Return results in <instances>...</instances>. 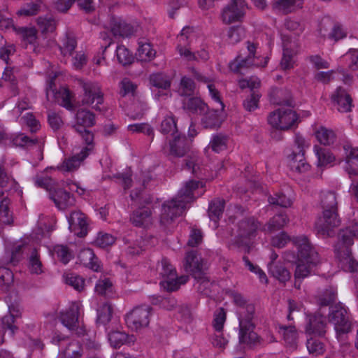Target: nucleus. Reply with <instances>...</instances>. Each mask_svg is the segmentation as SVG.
Segmentation results:
<instances>
[{"label": "nucleus", "instance_id": "55", "mask_svg": "<svg viewBox=\"0 0 358 358\" xmlns=\"http://www.w3.org/2000/svg\"><path fill=\"white\" fill-rule=\"evenodd\" d=\"M13 222V218L8 208V201L4 199L0 202V223L10 225Z\"/></svg>", "mask_w": 358, "mask_h": 358}, {"label": "nucleus", "instance_id": "8", "mask_svg": "<svg viewBox=\"0 0 358 358\" xmlns=\"http://www.w3.org/2000/svg\"><path fill=\"white\" fill-rule=\"evenodd\" d=\"M298 114L292 109L279 108L271 112L268 116V122L272 128L288 130L297 124Z\"/></svg>", "mask_w": 358, "mask_h": 358}, {"label": "nucleus", "instance_id": "59", "mask_svg": "<svg viewBox=\"0 0 358 358\" xmlns=\"http://www.w3.org/2000/svg\"><path fill=\"white\" fill-rule=\"evenodd\" d=\"M315 150L318 158V162L320 165H325L332 162L335 157L327 149L315 146Z\"/></svg>", "mask_w": 358, "mask_h": 358}, {"label": "nucleus", "instance_id": "9", "mask_svg": "<svg viewBox=\"0 0 358 358\" xmlns=\"http://www.w3.org/2000/svg\"><path fill=\"white\" fill-rule=\"evenodd\" d=\"M79 309L76 303L71 304L67 309L59 313V320L69 331L78 336H83L85 335L86 329L83 324H80Z\"/></svg>", "mask_w": 358, "mask_h": 358}, {"label": "nucleus", "instance_id": "14", "mask_svg": "<svg viewBox=\"0 0 358 358\" xmlns=\"http://www.w3.org/2000/svg\"><path fill=\"white\" fill-rule=\"evenodd\" d=\"M192 140L185 135L177 134L169 142V155L174 157H182L187 155L191 149Z\"/></svg>", "mask_w": 358, "mask_h": 358}, {"label": "nucleus", "instance_id": "30", "mask_svg": "<svg viewBox=\"0 0 358 358\" xmlns=\"http://www.w3.org/2000/svg\"><path fill=\"white\" fill-rule=\"evenodd\" d=\"M0 187L10 193L18 192L20 187L15 179L8 175L2 165H0Z\"/></svg>", "mask_w": 358, "mask_h": 358}, {"label": "nucleus", "instance_id": "29", "mask_svg": "<svg viewBox=\"0 0 358 358\" xmlns=\"http://www.w3.org/2000/svg\"><path fill=\"white\" fill-rule=\"evenodd\" d=\"M225 206L224 199L217 198L209 204L208 214L210 220L217 223L222 216Z\"/></svg>", "mask_w": 358, "mask_h": 358}, {"label": "nucleus", "instance_id": "61", "mask_svg": "<svg viewBox=\"0 0 358 358\" xmlns=\"http://www.w3.org/2000/svg\"><path fill=\"white\" fill-rule=\"evenodd\" d=\"M261 95L258 92H252L243 101V107L248 111H252L258 107Z\"/></svg>", "mask_w": 358, "mask_h": 358}, {"label": "nucleus", "instance_id": "46", "mask_svg": "<svg viewBox=\"0 0 358 358\" xmlns=\"http://www.w3.org/2000/svg\"><path fill=\"white\" fill-rule=\"evenodd\" d=\"M86 157H83L81 151L71 157L64 160L61 166V168L66 171H73L76 170Z\"/></svg>", "mask_w": 358, "mask_h": 358}, {"label": "nucleus", "instance_id": "48", "mask_svg": "<svg viewBox=\"0 0 358 358\" xmlns=\"http://www.w3.org/2000/svg\"><path fill=\"white\" fill-rule=\"evenodd\" d=\"M13 143L16 146L26 149H29L36 145H39V141L37 138H31L23 134H20L14 138Z\"/></svg>", "mask_w": 358, "mask_h": 358}, {"label": "nucleus", "instance_id": "20", "mask_svg": "<svg viewBox=\"0 0 358 358\" xmlns=\"http://www.w3.org/2000/svg\"><path fill=\"white\" fill-rule=\"evenodd\" d=\"M326 317L320 313L308 316L306 332L310 335L324 336L326 333Z\"/></svg>", "mask_w": 358, "mask_h": 358}, {"label": "nucleus", "instance_id": "45", "mask_svg": "<svg viewBox=\"0 0 358 358\" xmlns=\"http://www.w3.org/2000/svg\"><path fill=\"white\" fill-rule=\"evenodd\" d=\"M160 131L163 134L175 136L178 132L176 121L173 116H167L162 122Z\"/></svg>", "mask_w": 358, "mask_h": 358}, {"label": "nucleus", "instance_id": "25", "mask_svg": "<svg viewBox=\"0 0 358 358\" xmlns=\"http://www.w3.org/2000/svg\"><path fill=\"white\" fill-rule=\"evenodd\" d=\"M78 259L86 267L94 271L98 272L101 270V264L99 258L95 255L93 250L85 248L78 254Z\"/></svg>", "mask_w": 358, "mask_h": 358}, {"label": "nucleus", "instance_id": "28", "mask_svg": "<svg viewBox=\"0 0 358 358\" xmlns=\"http://www.w3.org/2000/svg\"><path fill=\"white\" fill-rule=\"evenodd\" d=\"M111 31L114 36L128 37L134 34V27L122 20L113 18L111 20Z\"/></svg>", "mask_w": 358, "mask_h": 358}, {"label": "nucleus", "instance_id": "21", "mask_svg": "<svg viewBox=\"0 0 358 358\" xmlns=\"http://www.w3.org/2000/svg\"><path fill=\"white\" fill-rule=\"evenodd\" d=\"M49 196L60 210H65L75 202L73 194L62 188L50 189Z\"/></svg>", "mask_w": 358, "mask_h": 358}, {"label": "nucleus", "instance_id": "44", "mask_svg": "<svg viewBox=\"0 0 358 358\" xmlns=\"http://www.w3.org/2000/svg\"><path fill=\"white\" fill-rule=\"evenodd\" d=\"M185 168L187 170H192V173L197 178L201 176V170L200 167V160L199 157L195 154L187 155V158L184 159Z\"/></svg>", "mask_w": 358, "mask_h": 358}, {"label": "nucleus", "instance_id": "1", "mask_svg": "<svg viewBox=\"0 0 358 358\" xmlns=\"http://www.w3.org/2000/svg\"><path fill=\"white\" fill-rule=\"evenodd\" d=\"M229 296L238 307L237 314L239 321V343L250 349L263 345V339L254 331L255 306L252 303H248L245 297L236 291H230Z\"/></svg>", "mask_w": 358, "mask_h": 358}, {"label": "nucleus", "instance_id": "62", "mask_svg": "<svg viewBox=\"0 0 358 358\" xmlns=\"http://www.w3.org/2000/svg\"><path fill=\"white\" fill-rule=\"evenodd\" d=\"M29 266L30 271L32 273L41 274L43 273V265L40 260L37 250L35 248L31 252V255L29 258Z\"/></svg>", "mask_w": 358, "mask_h": 358}, {"label": "nucleus", "instance_id": "52", "mask_svg": "<svg viewBox=\"0 0 358 358\" xmlns=\"http://www.w3.org/2000/svg\"><path fill=\"white\" fill-rule=\"evenodd\" d=\"M316 138L320 143L324 145H329L334 143L336 136L332 130L322 127L316 132Z\"/></svg>", "mask_w": 358, "mask_h": 358}, {"label": "nucleus", "instance_id": "2", "mask_svg": "<svg viewBox=\"0 0 358 358\" xmlns=\"http://www.w3.org/2000/svg\"><path fill=\"white\" fill-rule=\"evenodd\" d=\"M202 187V182L196 180H189L178 193L177 196L162 205L160 215V224L166 228L174 219L180 216L185 210L187 204L193 201V192Z\"/></svg>", "mask_w": 358, "mask_h": 358}, {"label": "nucleus", "instance_id": "31", "mask_svg": "<svg viewBox=\"0 0 358 358\" xmlns=\"http://www.w3.org/2000/svg\"><path fill=\"white\" fill-rule=\"evenodd\" d=\"M327 24L332 25L331 31L329 34V38L334 39L335 41L343 38L346 36L345 32L341 27V25L338 23H333L329 19L323 20L320 23V31L321 34L325 36L324 33H322V29L327 31L326 26Z\"/></svg>", "mask_w": 358, "mask_h": 358}, {"label": "nucleus", "instance_id": "12", "mask_svg": "<svg viewBox=\"0 0 358 358\" xmlns=\"http://www.w3.org/2000/svg\"><path fill=\"white\" fill-rule=\"evenodd\" d=\"M246 3L244 0H231L223 9L221 17L223 22L229 24L240 22L245 15Z\"/></svg>", "mask_w": 358, "mask_h": 358}, {"label": "nucleus", "instance_id": "43", "mask_svg": "<svg viewBox=\"0 0 358 358\" xmlns=\"http://www.w3.org/2000/svg\"><path fill=\"white\" fill-rule=\"evenodd\" d=\"M77 45L76 38L69 33H66L63 39L62 45L59 46L61 53L64 56L71 55Z\"/></svg>", "mask_w": 358, "mask_h": 358}, {"label": "nucleus", "instance_id": "50", "mask_svg": "<svg viewBox=\"0 0 358 358\" xmlns=\"http://www.w3.org/2000/svg\"><path fill=\"white\" fill-rule=\"evenodd\" d=\"M149 80L151 85L157 88L166 90L171 86V82L161 73L151 74Z\"/></svg>", "mask_w": 358, "mask_h": 358}, {"label": "nucleus", "instance_id": "3", "mask_svg": "<svg viewBox=\"0 0 358 358\" xmlns=\"http://www.w3.org/2000/svg\"><path fill=\"white\" fill-rule=\"evenodd\" d=\"M292 242L297 248L295 278H304L310 274L311 270L320 263L318 252L306 236H295Z\"/></svg>", "mask_w": 358, "mask_h": 358}, {"label": "nucleus", "instance_id": "63", "mask_svg": "<svg viewBox=\"0 0 358 358\" xmlns=\"http://www.w3.org/2000/svg\"><path fill=\"white\" fill-rule=\"evenodd\" d=\"M54 252L59 261L64 264H66L73 258V255L67 246L56 245L54 248Z\"/></svg>", "mask_w": 358, "mask_h": 358}, {"label": "nucleus", "instance_id": "24", "mask_svg": "<svg viewBox=\"0 0 358 358\" xmlns=\"http://www.w3.org/2000/svg\"><path fill=\"white\" fill-rule=\"evenodd\" d=\"M182 108L189 112L203 115L208 110V105L197 96H190L182 99Z\"/></svg>", "mask_w": 358, "mask_h": 358}, {"label": "nucleus", "instance_id": "10", "mask_svg": "<svg viewBox=\"0 0 358 358\" xmlns=\"http://www.w3.org/2000/svg\"><path fill=\"white\" fill-rule=\"evenodd\" d=\"M294 145L296 148L290 155L291 169L299 173L306 172L310 166L305 162V148L309 146L304 138L299 134L295 135Z\"/></svg>", "mask_w": 358, "mask_h": 358}, {"label": "nucleus", "instance_id": "6", "mask_svg": "<svg viewBox=\"0 0 358 358\" xmlns=\"http://www.w3.org/2000/svg\"><path fill=\"white\" fill-rule=\"evenodd\" d=\"M78 84L83 92L81 99L82 106H90L96 111H103L101 108L104 101L103 93L99 84L83 79H78Z\"/></svg>", "mask_w": 358, "mask_h": 358}, {"label": "nucleus", "instance_id": "64", "mask_svg": "<svg viewBox=\"0 0 358 358\" xmlns=\"http://www.w3.org/2000/svg\"><path fill=\"white\" fill-rule=\"evenodd\" d=\"M345 152V161L348 166H353V163L358 161V148H352L350 145L345 144L343 145Z\"/></svg>", "mask_w": 358, "mask_h": 358}, {"label": "nucleus", "instance_id": "35", "mask_svg": "<svg viewBox=\"0 0 358 358\" xmlns=\"http://www.w3.org/2000/svg\"><path fill=\"white\" fill-rule=\"evenodd\" d=\"M280 332L282 334L285 341L292 348H296V340L298 334L296 327L292 325H281L279 327Z\"/></svg>", "mask_w": 358, "mask_h": 358}, {"label": "nucleus", "instance_id": "56", "mask_svg": "<svg viewBox=\"0 0 358 358\" xmlns=\"http://www.w3.org/2000/svg\"><path fill=\"white\" fill-rule=\"evenodd\" d=\"M156 52L150 43H143L139 45L138 56L141 61H150L155 56Z\"/></svg>", "mask_w": 358, "mask_h": 358}, {"label": "nucleus", "instance_id": "7", "mask_svg": "<svg viewBox=\"0 0 358 358\" xmlns=\"http://www.w3.org/2000/svg\"><path fill=\"white\" fill-rule=\"evenodd\" d=\"M341 222L338 210H325L315 222V229L317 234L323 238H329L334 236V229L340 226Z\"/></svg>", "mask_w": 358, "mask_h": 358}, {"label": "nucleus", "instance_id": "60", "mask_svg": "<svg viewBox=\"0 0 358 358\" xmlns=\"http://www.w3.org/2000/svg\"><path fill=\"white\" fill-rule=\"evenodd\" d=\"M275 7L284 12H292L294 7H301V0H277Z\"/></svg>", "mask_w": 358, "mask_h": 358}, {"label": "nucleus", "instance_id": "27", "mask_svg": "<svg viewBox=\"0 0 358 358\" xmlns=\"http://www.w3.org/2000/svg\"><path fill=\"white\" fill-rule=\"evenodd\" d=\"M151 214L148 208H140L133 212L130 221L135 227H145L151 222Z\"/></svg>", "mask_w": 358, "mask_h": 358}, {"label": "nucleus", "instance_id": "58", "mask_svg": "<svg viewBox=\"0 0 358 358\" xmlns=\"http://www.w3.org/2000/svg\"><path fill=\"white\" fill-rule=\"evenodd\" d=\"M268 201L271 205L287 208L291 206V201L282 193H276L273 196H269Z\"/></svg>", "mask_w": 358, "mask_h": 358}, {"label": "nucleus", "instance_id": "4", "mask_svg": "<svg viewBox=\"0 0 358 358\" xmlns=\"http://www.w3.org/2000/svg\"><path fill=\"white\" fill-rule=\"evenodd\" d=\"M355 237H358V222L345 229L341 230L334 245L336 257L343 264L342 266L350 272L358 269V262L352 256L351 250Z\"/></svg>", "mask_w": 358, "mask_h": 358}, {"label": "nucleus", "instance_id": "16", "mask_svg": "<svg viewBox=\"0 0 358 358\" xmlns=\"http://www.w3.org/2000/svg\"><path fill=\"white\" fill-rule=\"evenodd\" d=\"M69 229L78 237H85L87 234L88 224L85 215L80 211L72 212L68 217Z\"/></svg>", "mask_w": 358, "mask_h": 358}, {"label": "nucleus", "instance_id": "32", "mask_svg": "<svg viewBox=\"0 0 358 358\" xmlns=\"http://www.w3.org/2000/svg\"><path fill=\"white\" fill-rule=\"evenodd\" d=\"M320 205L322 211L338 210L336 192L333 191L322 192L321 193Z\"/></svg>", "mask_w": 358, "mask_h": 358}, {"label": "nucleus", "instance_id": "26", "mask_svg": "<svg viewBox=\"0 0 358 358\" xmlns=\"http://www.w3.org/2000/svg\"><path fill=\"white\" fill-rule=\"evenodd\" d=\"M259 222L254 217H245L238 222V232L241 238H249L256 233Z\"/></svg>", "mask_w": 358, "mask_h": 358}, {"label": "nucleus", "instance_id": "54", "mask_svg": "<svg viewBox=\"0 0 358 358\" xmlns=\"http://www.w3.org/2000/svg\"><path fill=\"white\" fill-rule=\"evenodd\" d=\"M306 347L310 354L317 356L324 352V345L319 339L310 338L307 340Z\"/></svg>", "mask_w": 358, "mask_h": 358}, {"label": "nucleus", "instance_id": "36", "mask_svg": "<svg viewBox=\"0 0 358 358\" xmlns=\"http://www.w3.org/2000/svg\"><path fill=\"white\" fill-rule=\"evenodd\" d=\"M78 133L85 143L87 145L81 150V154L83 157H87L90 153L94 150V134L88 130L87 128L80 129V131H76Z\"/></svg>", "mask_w": 358, "mask_h": 358}, {"label": "nucleus", "instance_id": "15", "mask_svg": "<svg viewBox=\"0 0 358 358\" xmlns=\"http://www.w3.org/2000/svg\"><path fill=\"white\" fill-rule=\"evenodd\" d=\"M269 101L271 103L279 106H287L291 108L295 106L291 92L286 88L277 87H271L268 92Z\"/></svg>", "mask_w": 358, "mask_h": 358}, {"label": "nucleus", "instance_id": "47", "mask_svg": "<svg viewBox=\"0 0 358 358\" xmlns=\"http://www.w3.org/2000/svg\"><path fill=\"white\" fill-rule=\"evenodd\" d=\"M112 313L113 308L108 303L103 304L97 310L96 323L103 325L108 324L111 320Z\"/></svg>", "mask_w": 358, "mask_h": 358}, {"label": "nucleus", "instance_id": "18", "mask_svg": "<svg viewBox=\"0 0 358 358\" xmlns=\"http://www.w3.org/2000/svg\"><path fill=\"white\" fill-rule=\"evenodd\" d=\"M331 102L337 106L338 111L348 113L351 111L352 99L349 93L342 87H338L331 96Z\"/></svg>", "mask_w": 358, "mask_h": 358}, {"label": "nucleus", "instance_id": "5", "mask_svg": "<svg viewBox=\"0 0 358 358\" xmlns=\"http://www.w3.org/2000/svg\"><path fill=\"white\" fill-rule=\"evenodd\" d=\"M328 321L334 325L338 338L352 331V324L350 313L348 308L341 302L329 307Z\"/></svg>", "mask_w": 358, "mask_h": 358}, {"label": "nucleus", "instance_id": "22", "mask_svg": "<svg viewBox=\"0 0 358 358\" xmlns=\"http://www.w3.org/2000/svg\"><path fill=\"white\" fill-rule=\"evenodd\" d=\"M50 94L55 99H61L60 106L64 107L69 110H74L76 108L75 105L72 103L71 99L73 98L72 92L66 88H62L58 92L52 89V83H50L49 87L46 90V96L49 99Z\"/></svg>", "mask_w": 358, "mask_h": 358}, {"label": "nucleus", "instance_id": "13", "mask_svg": "<svg viewBox=\"0 0 358 358\" xmlns=\"http://www.w3.org/2000/svg\"><path fill=\"white\" fill-rule=\"evenodd\" d=\"M161 267L159 274L165 279L160 282L162 286L169 292L178 289L176 271L167 258H162Z\"/></svg>", "mask_w": 358, "mask_h": 358}, {"label": "nucleus", "instance_id": "51", "mask_svg": "<svg viewBox=\"0 0 358 358\" xmlns=\"http://www.w3.org/2000/svg\"><path fill=\"white\" fill-rule=\"evenodd\" d=\"M116 55L118 62L123 66L131 64L134 59L132 53L124 45H119L117 48Z\"/></svg>", "mask_w": 358, "mask_h": 358}, {"label": "nucleus", "instance_id": "40", "mask_svg": "<svg viewBox=\"0 0 358 358\" xmlns=\"http://www.w3.org/2000/svg\"><path fill=\"white\" fill-rule=\"evenodd\" d=\"M198 283L197 289L201 294L209 296L212 293V288L215 286L213 282H211L206 275V272L201 275L200 278H194Z\"/></svg>", "mask_w": 358, "mask_h": 358}, {"label": "nucleus", "instance_id": "49", "mask_svg": "<svg viewBox=\"0 0 358 358\" xmlns=\"http://www.w3.org/2000/svg\"><path fill=\"white\" fill-rule=\"evenodd\" d=\"M227 137L220 134L213 136L208 147L214 152L219 153L227 149Z\"/></svg>", "mask_w": 358, "mask_h": 358}, {"label": "nucleus", "instance_id": "17", "mask_svg": "<svg viewBox=\"0 0 358 358\" xmlns=\"http://www.w3.org/2000/svg\"><path fill=\"white\" fill-rule=\"evenodd\" d=\"M9 313L1 319L2 328L4 330V335L8 334L13 336L18 327L15 324V319L21 316V310L19 304L11 303L8 306Z\"/></svg>", "mask_w": 358, "mask_h": 358}, {"label": "nucleus", "instance_id": "39", "mask_svg": "<svg viewBox=\"0 0 358 358\" xmlns=\"http://www.w3.org/2000/svg\"><path fill=\"white\" fill-rule=\"evenodd\" d=\"M61 355L63 358H80L83 355V348L77 341L69 342L61 351Z\"/></svg>", "mask_w": 358, "mask_h": 358}, {"label": "nucleus", "instance_id": "23", "mask_svg": "<svg viewBox=\"0 0 358 358\" xmlns=\"http://www.w3.org/2000/svg\"><path fill=\"white\" fill-rule=\"evenodd\" d=\"M76 123L73 126L76 131L80 129L92 127L96 124L95 115L89 110L79 109L76 115Z\"/></svg>", "mask_w": 358, "mask_h": 358}, {"label": "nucleus", "instance_id": "37", "mask_svg": "<svg viewBox=\"0 0 358 358\" xmlns=\"http://www.w3.org/2000/svg\"><path fill=\"white\" fill-rule=\"evenodd\" d=\"M218 110H209L203 113L202 118V124L205 128L219 127L221 124V120L218 115Z\"/></svg>", "mask_w": 358, "mask_h": 358}, {"label": "nucleus", "instance_id": "41", "mask_svg": "<svg viewBox=\"0 0 358 358\" xmlns=\"http://www.w3.org/2000/svg\"><path fill=\"white\" fill-rule=\"evenodd\" d=\"M195 90V83L189 78L184 76L182 78L178 89V94L184 98L192 96Z\"/></svg>", "mask_w": 358, "mask_h": 358}, {"label": "nucleus", "instance_id": "11", "mask_svg": "<svg viewBox=\"0 0 358 358\" xmlns=\"http://www.w3.org/2000/svg\"><path fill=\"white\" fill-rule=\"evenodd\" d=\"M151 310V307L145 305L134 308L126 315L125 321L127 326L135 330L148 327Z\"/></svg>", "mask_w": 358, "mask_h": 358}, {"label": "nucleus", "instance_id": "19", "mask_svg": "<svg viewBox=\"0 0 358 358\" xmlns=\"http://www.w3.org/2000/svg\"><path fill=\"white\" fill-rule=\"evenodd\" d=\"M185 269L190 273L193 278H200L205 273L202 258L196 251L192 250L186 254Z\"/></svg>", "mask_w": 358, "mask_h": 358}, {"label": "nucleus", "instance_id": "38", "mask_svg": "<svg viewBox=\"0 0 358 358\" xmlns=\"http://www.w3.org/2000/svg\"><path fill=\"white\" fill-rule=\"evenodd\" d=\"M337 292L333 287L326 289L322 294L317 296V304L320 307L331 306L336 301Z\"/></svg>", "mask_w": 358, "mask_h": 358}, {"label": "nucleus", "instance_id": "42", "mask_svg": "<svg viewBox=\"0 0 358 358\" xmlns=\"http://www.w3.org/2000/svg\"><path fill=\"white\" fill-rule=\"evenodd\" d=\"M254 57L248 55L245 58H242L238 55L234 61L229 64V69L231 71L235 73H241V70L243 68H248L253 65Z\"/></svg>", "mask_w": 358, "mask_h": 358}, {"label": "nucleus", "instance_id": "33", "mask_svg": "<svg viewBox=\"0 0 358 358\" xmlns=\"http://www.w3.org/2000/svg\"><path fill=\"white\" fill-rule=\"evenodd\" d=\"M108 336L111 346L115 348H120L126 343L134 341V336H129L124 332L120 331H111L108 333Z\"/></svg>", "mask_w": 358, "mask_h": 358}, {"label": "nucleus", "instance_id": "34", "mask_svg": "<svg viewBox=\"0 0 358 358\" xmlns=\"http://www.w3.org/2000/svg\"><path fill=\"white\" fill-rule=\"evenodd\" d=\"M270 274L279 282L285 283L290 279V272L281 264H268Z\"/></svg>", "mask_w": 358, "mask_h": 358}, {"label": "nucleus", "instance_id": "53", "mask_svg": "<svg viewBox=\"0 0 358 358\" xmlns=\"http://www.w3.org/2000/svg\"><path fill=\"white\" fill-rule=\"evenodd\" d=\"M65 282L73 287L77 291H82L85 286V279L80 275L69 273L64 275Z\"/></svg>", "mask_w": 358, "mask_h": 358}, {"label": "nucleus", "instance_id": "57", "mask_svg": "<svg viewBox=\"0 0 358 358\" xmlns=\"http://www.w3.org/2000/svg\"><path fill=\"white\" fill-rule=\"evenodd\" d=\"M13 282V273L8 268L4 266L0 267V285L2 286L5 291L8 290V287Z\"/></svg>", "mask_w": 358, "mask_h": 358}]
</instances>
